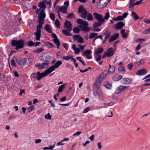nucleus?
Instances as JSON below:
<instances>
[{
    "instance_id": "obj_34",
    "label": "nucleus",
    "mask_w": 150,
    "mask_h": 150,
    "mask_svg": "<svg viewBox=\"0 0 150 150\" xmlns=\"http://www.w3.org/2000/svg\"><path fill=\"white\" fill-rule=\"evenodd\" d=\"M44 50V49L42 47H40L39 48L35 50L34 51V52L36 53H39L43 51Z\"/></svg>"
},
{
    "instance_id": "obj_52",
    "label": "nucleus",
    "mask_w": 150,
    "mask_h": 150,
    "mask_svg": "<svg viewBox=\"0 0 150 150\" xmlns=\"http://www.w3.org/2000/svg\"><path fill=\"white\" fill-rule=\"evenodd\" d=\"M110 15L109 13L108 12H107L106 13L104 17L103 18V19H104V20L105 19L107 20L108 19Z\"/></svg>"
},
{
    "instance_id": "obj_8",
    "label": "nucleus",
    "mask_w": 150,
    "mask_h": 150,
    "mask_svg": "<svg viewBox=\"0 0 150 150\" xmlns=\"http://www.w3.org/2000/svg\"><path fill=\"white\" fill-rule=\"evenodd\" d=\"M51 58L50 55L47 54H44L40 56L39 58L41 62H50L51 59Z\"/></svg>"
},
{
    "instance_id": "obj_37",
    "label": "nucleus",
    "mask_w": 150,
    "mask_h": 150,
    "mask_svg": "<svg viewBox=\"0 0 150 150\" xmlns=\"http://www.w3.org/2000/svg\"><path fill=\"white\" fill-rule=\"evenodd\" d=\"M135 0H130L129 2V8H130L132 7H133L134 5V3Z\"/></svg>"
},
{
    "instance_id": "obj_48",
    "label": "nucleus",
    "mask_w": 150,
    "mask_h": 150,
    "mask_svg": "<svg viewBox=\"0 0 150 150\" xmlns=\"http://www.w3.org/2000/svg\"><path fill=\"white\" fill-rule=\"evenodd\" d=\"M34 109V106L33 105H32L29 106L27 108V111L29 112L31 111L32 110Z\"/></svg>"
},
{
    "instance_id": "obj_64",
    "label": "nucleus",
    "mask_w": 150,
    "mask_h": 150,
    "mask_svg": "<svg viewBox=\"0 0 150 150\" xmlns=\"http://www.w3.org/2000/svg\"><path fill=\"white\" fill-rule=\"evenodd\" d=\"M93 31L94 32L96 31H99L100 30V29L99 28H96L97 27H93Z\"/></svg>"
},
{
    "instance_id": "obj_42",
    "label": "nucleus",
    "mask_w": 150,
    "mask_h": 150,
    "mask_svg": "<svg viewBox=\"0 0 150 150\" xmlns=\"http://www.w3.org/2000/svg\"><path fill=\"white\" fill-rule=\"evenodd\" d=\"M95 58L96 59V61L98 62L100 61L101 58V56L100 55H97L95 56Z\"/></svg>"
},
{
    "instance_id": "obj_19",
    "label": "nucleus",
    "mask_w": 150,
    "mask_h": 150,
    "mask_svg": "<svg viewBox=\"0 0 150 150\" xmlns=\"http://www.w3.org/2000/svg\"><path fill=\"white\" fill-rule=\"evenodd\" d=\"M147 70L145 69L140 70L137 72V74L138 75H142L147 73Z\"/></svg>"
},
{
    "instance_id": "obj_6",
    "label": "nucleus",
    "mask_w": 150,
    "mask_h": 150,
    "mask_svg": "<svg viewBox=\"0 0 150 150\" xmlns=\"http://www.w3.org/2000/svg\"><path fill=\"white\" fill-rule=\"evenodd\" d=\"M78 12L79 13H81V17L86 20V18L87 14V10L83 8V6H79L78 9Z\"/></svg>"
},
{
    "instance_id": "obj_13",
    "label": "nucleus",
    "mask_w": 150,
    "mask_h": 150,
    "mask_svg": "<svg viewBox=\"0 0 150 150\" xmlns=\"http://www.w3.org/2000/svg\"><path fill=\"white\" fill-rule=\"evenodd\" d=\"M58 8V11L62 12L63 13H67V6H62L60 7L59 6H57L56 9Z\"/></svg>"
},
{
    "instance_id": "obj_17",
    "label": "nucleus",
    "mask_w": 150,
    "mask_h": 150,
    "mask_svg": "<svg viewBox=\"0 0 150 150\" xmlns=\"http://www.w3.org/2000/svg\"><path fill=\"white\" fill-rule=\"evenodd\" d=\"M44 10H41L40 12V16L39 17V20L44 21V19L45 17L46 14Z\"/></svg>"
},
{
    "instance_id": "obj_62",
    "label": "nucleus",
    "mask_w": 150,
    "mask_h": 150,
    "mask_svg": "<svg viewBox=\"0 0 150 150\" xmlns=\"http://www.w3.org/2000/svg\"><path fill=\"white\" fill-rule=\"evenodd\" d=\"M133 64L132 63H130L128 65L127 67L129 69H132Z\"/></svg>"
},
{
    "instance_id": "obj_36",
    "label": "nucleus",
    "mask_w": 150,
    "mask_h": 150,
    "mask_svg": "<svg viewBox=\"0 0 150 150\" xmlns=\"http://www.w3.org/2000/svg\"><path fill=\"white\" fill-rule=\"evenodd\" d=\"M132 16L134 18L135 20H136L139 18V17L138 15L134 12H132Z\"/></svg>"
},
{
    "instance_id": "obj_26",
    "label": "nucleus",
    "mask_w": 150,
    "mask_h": 150,
    "mask_svg": "<svg viewBox=\"0 0 150 150\" xmlns=\"http://www.w3.org/2000/svg\"><path fill=\"white\" fill-rule=\"evenodd\" d=\"M53 41L54 43L56 44L57 45V47L58 49L59 47V46L60 45V43L58 39L57 38L54 39Z\"/></svg>"
},
{
    "instance_id": "obj_41",
    "label": "nucleus",
    "mask_w": 150,
    "mask_h": 150,
    "mask_svg": "<svg viewBox=\"0 0 150 150\" xmlns=\"http://www.w3.org/2000/svg\"><path fill=\"white\" fill-rule=\"evenodd\" d=\"M45 118L46 119H47L49 120L51 119V116L50 115V113L48 112L47 115H45Z\"/></svg>"
},
{
    "instance_id": "obj_44",
    "label": "nucleus",
    "mask_w": 150,
    "mask_h": 150,
    "mask_svg": "<svg viewBox=\"0 0 150 150\" xmlns=\"http://www.w3.org/2000/svg\"><path fill=\"white\" fill-rule=\"evenodd\" d=\"M77 42L78 43H82L83 42V39L82 37L80 36L78 39Z\"/></svg>"
},
{
    "instance_id": "obj_54",
    "label": "nucleus",
    "mask_w": 150,
    "mask_h": 150,
    "mask_svg": "<svg viewBox=\"0 0 150 150\" xmlns=\"http://www.w3.org/2000/svg\"><path fill=\"white\" fill-rule=\"evenodd\" d=\"M71 58V57L70 55L64 57L63 58V59L66 60H68Z\"/></svg>"
},
{
    "instance_id": "obj_25",
    "label": "nucleus",
    "mask_w": 150,
    "mask_h": 150,
    "mask_svg": "<svg viewBox=\"0 0 150 150\" xmlns=\"http://www.w3.org/2000/svg\"><path fill=\"white\" fill-rule=\"evenodd\" d=\"M103 51V49L102 47L98 48V49L95 51V54L96 55H98L101 54Z\"/></svg>"
},
{
    "instance_id": "obj_43",
    "label": "nucleus",
    "mask_w": 150,
    "mask_h": 150,
    "mask_svg": "<svg viewBox=\"0 0 150 150\" xmlns=\"http://www.w3.org/2000/svg\"><path fill=\"white\" fill-rule=\"evenodd\" d=\"M77 47L81 50V51L83 52L84 51L85 46H83L80 44H79L77 45Z\"/></svg>"
},
{
    "instance_id": "obj_7",
    "label": "nucleus",
    "mask_w": 150,
    "mask_h": 150,
    "mask_svg": "<svg viewBox=\"0 0 150 150\" xmlns=\"http://www.w3.org/2000/svg\"><path fill=\"white\" fill-rule=\"evenodd\" d=\"M51 73V72L48 68L43 73H40L39 71L37 72V76H35V77L37 80H40L42 78L45 77Z\"/></svg>"
},
{
    "instance_id": "obj_11",
    "label": "nucleus",
    "mask_w": 150,
    "mask_h": 150,
    "mask_svg": "<svg viewBox=\"0 0 150 150\" xmlns=\"http://www.w3.org/2000/svg\"><path fill=\"white\" fill-rule=\"evenodd\" d=\"M129 87V86H124L120 85L118 87L117 89L115 91V93L116 94H119L123 91L125 89H128Z\"/></svg>"
},
{
    "instance_id": "obj_4",
    "label": "nucleus",
    "mask_w": 150,
    "mask_h": 150,
    "mask_svg": "<svg viewBox=\"0 0 150 150\" xmlns=\"http://www.w3.org/2000/svg\"><path fill=\"white\" fill-rule=\"evenodd\" d=\"M32 61V59L30 58L24 59L18 58L16 59V62L19 65L21 66L28 65L30 64Z\"/></svg>"
},
{
    "instance_id": "obj_61",
    "label": "nucleus",
    "mask_w": 150,
    "mask_h": 150,
    "mask_svg": "<svg viewBox=\"0 0 150 150\" xmlns=\"http://www.w3.org/2000/svg\"><path fill=\"white\" fill-rule=\"evenodd\" d=\"M122 35V37L123 38H126L128 37V34L126 33H124Z\"/></svg>"
},
{
    "instance_id": "obj_23",
    "label": "nucleus",
    "mask_w": 150,
    "mask_h": 150,
    "mask_svg": "<svg viewBox=\"0 0 150 150\" xmlns=\"http://www.w3.org/2000/svg\"><path fill=\"white\" fill-rule=\"evenodd\" d=\"M67 84V83H65L59 87L58 90V93L62 92L63 89L65 88V86Z\"/></svg>"
},
{
    "instance_id": "obj_39",
    "label": "nucleus",
    "mask_w": 150,
    "mask_h": 150,
    "mask_svg": "<svg viewBox=\"0 0 150 150\" xmlns=\"http://www.w3.org/2000/svg\"><path fill=\"white\" fill-rule=\"evenodd\" d=\"M73 32L75 33H78L80 31V29L78 27H75L73 29Z\"/></svg>"
},
{
    "instance_id": "obj_10",
    "label": "nucleus",
    "mask_w": 150,
    "mask_h": 150,
    "mask_svg": "<svg viewBox=\"0 0 150 150\" xmlns=\"http://www.w3.org/2000/svg\"><path fill=\"white\" fill-rule=\"evenodd\" d=\"M62 64V62L61 61H57L54 65L49 67L48 69L51 73L54 70L58 68Z\"/></svg>"
},
{
    "instance_id": "obj_40",
    "label": "nucleus",
    "mask_w": 150,
    "mask_h": 150,
    "mask_svg": "<svg viewBox=\"0 0 150 150\" xmlns=\"http://www.w3.org/2000/svg\"><path fill=\"white\" fill-rule=\"evenodd\" d=\"M55 145H53L52 146L50 145V147H44L43 148V149L44 150H47L48 149H50V150H52L53 149Z\"/></svg>"
},
{
    "instance_id": "obj_46",
    "label": "nucleus",
    "mask_w": 150,
    "mask_h": 150,
    "mask_svg": "<svg viewBox=\"0 0 150 150\" xmlns=\"http://www.w3.org/2000/svg\"><path fill=\"white\" fill-rule=\"evenodd\" d=\"M35 66L38 68L39 69H42V64L37 63L35 64Z\"/></svg>"
},
{
    "instance_id": "obj_29",
    "label": "nucleus",
    "mask_w": 150,
    "mask_h": 150,
    "mask_svg": "<svg viewBox=\"0 0 150 150\" xmlns=\"http://www.w3.org/2000/svg\"><path fill=\"white\" fill-rule=\"evenodd\" d=\"M49 62H44L42 63V69L43 68H47L49 66Z\"/></svg>"
},
{
    "instance_id": "obj_56",
    "label": "nucleus",
    "mask_w": 150,
    "mask_h": 150,
    "mask_svg": "<svg viewBox=\"0 0 150 150\" xmlns=\"http://www.w3.org/2000/svg\"><path fill=\"white\" fill-rule=\"evenodd\" d=\"M122 76L120 75V76H117V77H115L114 78H113V79H115V78H116V80L118 81V80H120L121 79H122Z\"/></svg>"
},
{
    "instance_id": "obj_9",
    "label": "nucleus",
    "mask_w": 150,
    "mask_h": 150,
    "mask_svg": "<svg viewBox=\"0 0 150 150\" xmlns=\"http://www.w3.org/2000/svg\"><path fill=\"white\" fill-rule=\"evenodd\" d=\"M93 94L95 96H97L102 100H104L105 97L103 94L102 92L100 89L96 90H94Z\"/></svg>"
},
{
    "instance_id": "obj_63",
    "label": "nucleus",
    "mask_w": 150,
    "mask_h": 150,
    "mask_svg": "<svg viewBox=\"0 0 150 150\" xmlns=\"http://www.w3.org/2000/svg\"><path fill=\"white\" fill-rule=\"evenodd\" d=\"M141 48V46L140 44H139L135 49L136 51L139 50Z\"/></svg>"
},
{
    "instance_id": "obj_31",
    "label": "nucleus",
    "mask_w": 150,
    "mask_h": 150,
    "mask_svg": "<svg viewBox=\"0 0 150 150\" xmlns=\"http://www.w3.org/2000/svg\"><path fill=\"white\" fill-rule=\"evenodd\" d=\"M70 31H69L68 30H63L62 31V33L63 34L67 36H71L72 35L71 34L69 33Z\"/></svg>"
},
{
    "instance_id": "obj_15",
    "label": "nucleus",
    "mask_w": 150,
    "mask_h": 150,
    "mask_svg": "<svg viewBox=\"0 0 150 150\" xmlns=\"http://www.w3.org/2000/svg\"><path fill=\"white\" fill-rule=\"evenodd\" d=\"M115 50H113L112 48H109L106 52V56L108 57H110L112 56L114 53Z\"/></svg>"
},
{
    "instance_id": "obj_55",
    "label": "nucleus",
    "mask_w": 150,
    "mask_h": 150,
    "mask_svg": "<svg viewBox=\"0 0 150 150\" xmlns=\"http://www.w3.org/2000/svg\"><path fill=\"white\" fill-rule=\"evenodd\" d=\"M74 17V15L73 13H70L69 15L67 16V18H72Z\"/></svg>"
},
{
    "instance_id": "obj_24",
    "label": "nucleus",
    "mask_w": 150,
    "mask_h": 150,
    "mask_svg": "<svg viewBox=\"0 0 150 150\" xmlns=\"http://www.w3.org/2000/svg\"><path fill=\"white\" fill-rule=\"evenodd\" d=\"M86 17L87 20L89 21H92L94 19L92 15L90 13H87Z\"/></svg>"
},
{
    "instance_id": "obj_20",
    "label": "nucleus",
    "mask_w": 150,
    "mask_h": 150,
    "mask_svg": "<svg viewBox=\"0 0 150 150\" xmlns=\"http://www.w3.org/2000/svg\"><path fill=\"white\" fill-rule=\"evenodd\" d=\"M132 80L129 78H125L123 79L122 83L125 84H129L132 82Z\"/></svg>"
},
{
    "instance_id": "obj_5",
    "label": "nucleus",
    "mask_w": 150,
    "mask_h": 150,
    "mask_svg": "<svg viewBox=\"0 0 150 150\" xmlns=\"http://www.w3.org/2000/svg\"><path fill=\"white\" fill-rule=\"evenodd\" d=\"M39 24L37 26V31L34 33V34L36 36V39L39 40L40 38L41 35V31L40 30V28H42V24H43L44 21L39 20Z\"/></svg>"
},
{
    "instance_id": "obj_59",
    "label": "nucleus",
    "mask_w": 150,
    "mask_h": 150,
    "mask_svg": "<svg viewBox=\"0 0 150 150\" xmlns=\"http://www.w3.org/2000/svg\"><path fill=\"white\" fill-rule=\"evenodd\" d=\"M94 135L92 134L89 137V139L91 140V142H92L94 139Z\"/></svg>"
},
{
    "instance_id": "obj_51",
    "label": "nucleus",
    "mask_w": 150,
    "mask_h": 150,
    "mask_svg": "<svg viewBox=\"0 0 150 150\" xmlns=\"http://www.w3.org/2000/svg\"><path fill=\"white\" fill-rule=\"evenodd\" d=\"M55 16V15L53 13H51L50 14V18L53 21H54Z\"/></svg>"
},
{
    "instance_id": "obj_16",
    "label": "nucleus",
    "mask_w": 150,
    "mask_h": 150,
    "mask_svg": "<svg viewBox=\"0 0 150 150\" xmlns=\"http://www.w3.org/2000/svg\"><path fill=\"white\" fill-rule=\"evenodd\" d=\"M119 34L118 33H115L113 35H112L109 39V42H111L113 41L116 40L119 37Z\"/></svg>"
},
{
    "instance_id": "obj_53",
    "label": "nucleus",
    "mask_w": 150,
    "mask_h": 150,
    "mask_svg": "<svg viewBox=\"0 0 150 150\" xmlns=\"http://www.w3.org/2000/svg\"><path fill=\"white\" fill-rule=\"evenodd\" d=\"M150 33V28L149 29H148L145 30L143 32V33L144 34H149Z\"/></svg>"
},
{
    "instance_id": "obj_30",
    "label": "nucleus",
    "mask_w": 150,
    "mask_h": 150,
    "mask_svg": "<svg viewBox=\"0 0 150 150\" xmlns=\"http://www.w3.org/2000/svg\"><path fill=\"white\" fill-rule=\"evenodd\" d=\"M123 18L122 16H118L117 17L114 18L112 19V20L114 21H122L123 20Z\"/></svg>"
},
{
    "instance_id": "obj_45",
    "label": "nucleus",
    "mask_w": 150,
    "mask_h": 150,
    "mask_svg": "<svg viewBox=\"0 0 150 150\" xmlns=\"http://www.w3.org/2000/svg\"><path fill=\"white\" fill-rule=\"evenodd\" d=\"M55 24L57 28H60V23L59 20L56 19L55 22Z\"/></svg>"
},
{
    "instance_id": "obj_27",
    "label": "nucleus",
    "mask_w": 150,
    "mask_h": 150,
    "mask_svg": "<svg viewBox=\"0 0 150 150\" xmlns=\"http://www.w3.org/2000/svg\"><path fill=\"white\" fill-rule=\"evenodd\" d=\"M92 52L91 50H88L84 51L82 53V55L83 56H86L90 54Z\"/></svg>"
},
{
    "instance_id": "obj_60",
    "label": "nucleus",
    "mask_w": 150,
    "mask_h": 150,
    "mask_svg": "<svg viewBox=\"0 0 150 150\" xmlns=\"http://www.w3.org/2000/svg\"><path fill=\"white\" fill-rule=\"evenodd\" d=\"M80 35H75L73 37L74 39L75 40H76L77 39L79 38L80 37Z\"/></svg>"
},
{
    "instance_id": "obj_35",
    "label": "nucleus",
    "mask_w": 150,
    "mask_h": 150,
    "mask_svg": "<svg viewBox=\"0 0 150 150\" xmlns=\"http://www.w3.org/2000/svg\"><path fill=\"white\" fill-rule=\"evenodd\" d=\"M107 74V72L106 71H104L102 74H101L100 76V78H101L103 79L105 78Z\"/></svg>"
},
{
    "instance_id": "obj_57",
    "label": "nucleus",
    "mask_w": 150,
    "mask_h": 150,
    "mask_svg": "<svg viewBox=\"0 0 150 150\" xmlns=\"http://www.w3.org/2000/svg\"><path fill=\"white\" fill-rule=\"evenodd\" d=\"M81 131H79V132H76L75 133H74L73 136L74 137L76 136H78L79 135H80L81 134Z\"/></svg>"
},
{
    "instance_id": "obj_47",
    "label": "nucleus",
    "mask_w": 150,
    "mask_h": 150,
    "mask_svg": "<svg viewBox=\"0 0 150 150\" xmlns=\"http://www.w3.org/2000/svg\"><path fill=\"white\" fill-rule=\"evenodd\" d=\"M103 79L101 78H100V77L99 76V78L96 80V84H100Z\"/></svg>"
},
{
    "instance_id": "obj_28",
    "label": "nucleus",
    "mask_w": 150,
    "mask_h": 150,
    "mask_svg": "<svg viewBox=\"0 0 150 150\" xmlns=\"http://www.w3.org/2000/svg\"><path fill=\"white\" fill-rule=\"evenodd\" d=\"M17 59L15 57H13V59L11 60V63L12 66L13 67H16V64L15 62V60L16 61V59Z\"/></svg>"
},
{
    "instance_id": "obj_12",
    "label": "nucleus",
    "mask_w": 150,
    "mask_h": 150,
    "mask_svg": "<svg viewBox=\"0 0 150 150\" xmlns=\"http://www.w3.org/2000/svg\"><path fill=\"white\" fill-rule=\"evenodd\" d=\"M64 27L67 30L71 31L72 29V25L71 23L68 21L66 20L64 24Z\"/></svg>"
},
{
    "instance_id": "obj_2",
    "label": "nucleus",
    "mask_w": 150,
    "mask_h": 150,
    "mask_svg": "<svg viewBox=\"0 0 150 150\" xmlns=\"http://www.w3.org/2000/svg\"><path fill=\"white\" fill-rule=\"evenodd\" d=\"M77 22L78 24L81 25H79V27L81 28L82 30L86 32L90 31V29L88 27V23L87 22L82 19H77Z\"/></svg>"
},
{
    "instance_id": "obj_14",
    "label": "nucleus",
    "mask_w": 150,
    "mask_h": 150,
    "mask_svg": "<svg viewBox=\"0 0 150 150\" xmlns=\"http://www.w3.org/2000/svg\"><path fill=\"white\" fill-rule=\"evenodd\" d=\"M125 25V24L123 23L122 22H119L115 25V28L117 30L121 29Z\"/></svg>"
},
{
    "instance_id": "obj_18",
    "label": "nucleus",
    "mask_w": 150,
    "mask_h": 150,
    "mask_svg": "<svg viewBox=\"0 0 150 150\" xmlns=\"http://www.w3.org/2000/svg\"><path fill=\"white\" fill-rule=\"evenodd\" d=\"M111 32L109 31L108 29L106 30L103 33V35L105 36V40H107L110 37Z\"/></svg>"
},
{
    "instance_id": "obj_22",
    "label": "nucleus",
    "mask_w": 150,
    "mask_h": 150,
    "mask_svg": "<svg viewBox=\"0 0 150 150\" xmlns=\"http://www.w3.org/2000/svg\"><path fill=\"white\" fill-rule=\"evenodd\" d=\"M44 29L49 33H52L51 27L49 24H46L44 27Z\"/></svg>"
},
{
    "instance_id": "obj_33",
    "label": "nucleus",
    "mask_w": 150,
    "mask_h": 150,
    "mask_svg": "<svg viewBox=\"0 0 150 150\" xmlns=\"http://www.w3.org/2000/svg\"><path fill=\"white\" fill-rule=\"evenodd\" d=\"M98 33H92L90 34L89 38L90 39H92L98 35Z\"/></svg>"
},
{
    "instance_id": "obj_38",
    "label": "nucleus",
    "mask_w": 150,
    "mask_h": 150,
    "mask_svg": "<svg viewBox=\"0 0 150 150\" xmlns=\"http://www.w3.org/2000/svg\"><path fill=\"white\" fill-rule=\"evenodd\" d=\"M104 85L106 88L108 89L110 88L111 87V84L108 82H105L104 83Z\"/></svg>"
},
{
    "instance_id": "obj_21",
    "label": "nucleus",
    "mask_w": 150,
    "mask_h": 150,
    "mask_svg": "<svg viewBox=\"0 0 150 150\" xmlns=\"http://www.w3.org/2000/svg\"><path fill=\"white\" fill-rule=\"evenodd\" d=\"M44 3V2L43 1L40 2L38 3V6L40 8V10L42 9L41 10H44L45 11L46 8V6Z\"/></svg>"
},
{
    "instance_id": "obj_3",
    "label": "nucleus",
    "mask_w": 150,
    "mask_h": 150,
    "mask_svg": "<svg viewBox=\"0 0 150 150\" xmlns=\"http://www.w3.org/2000/svg\"><path fill=\"white\" fill-rule=\"evenodd\" d=\"M24 41L23 40H14L12 41L11 43L13 46L16 47L15 49L18 50L24 47Z\"/></svg>"
},
{
    "instance_id": "obj_50",
    "label": "nucleus",
    "mask_w": 150,
    "mask_h": 150,
    "mask_svg": "<svg viewBox=\"0 0 150 150\" xmlns=\"http://www.w3.org/2000/svg\"><path fill=\"white\" fill-rule=\"evenodd\" d=\"M34 44H35V43L33 42L32 41H29L28 42L27 45L28 46L30 47V46H32L34 45Z\"/></svg>"
},
{
    "instance_id": "obj_58",
    "label": "nucleus",
    "mask_w": 150,
    "mask_h": 150,
    "mask_svg": "<svg viewBox=\"0 0 150 150\" xmlns=\"http://www.w3.org/2000/svg\"><path fill=\"white\" fill-rule=\"evenodd\" d=\"M74 53L75 54H79L80 52V50L78 48H76L75 50H74Z\"/></svg>"
},
{
    "instance_id": "obj_32",
    "label": "nucleus",
    "mask_w": 150,
    "mask_h": 150,
    "mask_svg": "<svg viewBox=\"0 0 150 150\" xmlns=\"http://www.w3.org/2000/svg\"><path fill=\"white\" fill-rule=\"evenodd\" d=\"M115 70V66H112L111 68H109L108 69V73L110 74H112Z\"/></svg>"
},
{
    "instance_id": "obj_49",
    "label": "nucleus",
    "mask_w": 150,
    "mask_h": 150,
    "mask_svg": "<svg viewBox=\"0 0 150 150\" xmlns=\"http://www.w3.org/2000/svg\"><path fill=\"white\" fill-rule=\"evenodd\" d=\"M125 67H122L121 66H120L118 69L119 71L121 72L124 71V72H125Z\"/></svg>"
},
{
    "instance_id": "obj_1",
    "label": "nucleus",
    "mask_w": 150,
    "mask_h": 150,
    "mask_svg": "<svg viewBox=\"0 0 150 150\" xmlns=\"http://www.w3.org/2000/svg\"><path fill=\"white\" fill-rule=\"evenodd\" d=\"M93 15L95 18L98 21V22H96L93 24V27H98L101 25L102 23L105 21L103 18V16L97 12H95Z\"/></svg>"
}]
</instances>
